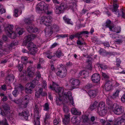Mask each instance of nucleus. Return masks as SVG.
<instances>
[{"label": "nucleus", "mask_w": 125, "mask_h": 125, "mask_svg": "<svg viewBox=\"0 0 125 125\" xmlns=\"http://www.w3.org/2000/svg\"><path fill=\"white\" fill-rule=\"evenodd\" d=\"M71 112L72 114L74 115H80L81 113L80 111L74 107L71 109Z\"/></svg>", "instance_id": "21"}, {"label": "nucleus", "mask_w": 125, "mask_h": 125, "mask_svg": "<svg viewBox=\"0 0 125 125\" xmlns=\"http://www.w3.org/2000/svg\"><path fill=\"white\" fill-rule=\"evenodd\" d=\"M14 77L12 74L9 75L6 77L5 82L7 84H8L12 83L14 80Z\"/></svg>", "instance_id": "14"}, {"label": "nucleus", "mask_w": 125, "mask_h": 125, "mask_svg": "<svg viewBox=\"0 0 125 125\" xmlns=\"http://www.w3.org/2000/svg\"><path fill=\"white\" fill-rule=\"evenodd\" d=\"M13 28V26L12 25H10L8 26L5 28V31L6 32L7 31V33H8L10 32H11L12 31V30Z\"/></svg>", "instance_id": "29"}, {"label": "nucleus", "mask_w": 125, "mask_h": 125, "mask_svg": "<svg viewBox=\"0 0 125 125\" xmlns=\"http://www.w3.org/2000/svg\"><path fill=\"white\" fill-rule=\"evenodd\" d=\"M91 58H89L88 59V60H87V61H86V62L88 63V64L89 66L91 67Z\"/></svg>", "instance_id": "64"}, {"label": "nucleus", "mask_w": 125, "mask_h": 125, "mask_svg": "<svg viewBox=\"0 0 125 125\" xmlns=\"http://www.w3.org/2000/svg\"><path fill=\"white\" fill-rule=\"evenodd\" d=\"M91 78L93 82L98 83L99 82L100 79V75L97 73L94 74L92 76Z\"/></svg>", "instance_id": "11"}, {"label": "nucleus", "mask_w": 125, "mask_h": 125, "mask_svg": "<svg viewBox=\"0 0 125 125\" xmlns=\"http://www.w3.org/2000/svg\"><path fill=\"white\" fill-rule=\"evenodd\" d=\"M18 70L20 72H21L22 71L23 69L22 65V64H19L17 66Z\"/></svg>", "instance_id": "62"}, {"label": "nucleus", "mask_w": 125, "mask_h": 125, "mask_svg": "<svg viewBox=\"0 0 125 125\" xmlns=\"http://www.w3.org/2000/svg\"><path fill=\"white\" fill-rule=\"evenodd\" d=\"M27 59V58L26 56H23L21 57L22 61L25 64L28 63Z\"/></svg>", "instance_id": "48"}, {"label": "nucleus", "mask_w": 125, "mask_h": 125, "mask_svg": "<svg viewBox=\"0 0 125 125\" xmlns=\"http://www.w3.org/2000/svg\"><path fill=\"white\" fill-rule=\"evenodd\" d=\"M44 55L45 56L49 59H51L54 56L52 53L50 51H48L44 53Z\"/></svg>", "instance_id": "27"}, {"label": "nucleus", "mask_w": 125, "mask_h": 125, "mask_svg": "<svg viewBox=\"0 0 125 125\" xmlns=\"http://www.w3.org/2000/svg\"><path fill=\"white\" fill-rule=\"evenodd\" d=\"M113 9L112 10L113 12H115L118 10V8L119 6L116 3L118 0H113Z\"/></svg>", "instance_id": "23"}, {"label": "nucleus", "mask_w": 125, "mask_h": 125, "mask_svg": "<svg viewBox=\"0 0 125 125\" xmlns=\"http://www.w3.org/2000/svg\"><path fill=\"white\" fill-rule=\"evenodd\" d=\"M19 116L23 117V118L27 120L28 118L29 114L28 112L23 111L21 113L19 114Z\"/></svg>", "instance_id": "22"}, {"label": "nucleus", "mask_w": 125, "mask_h": 125, "mask_svg": "<svg viewBox=\"0 0 125 125\" xmlns=\"http://www.w3.org/2000/svg\"><path fill=\"white\" fill-rule=\"evenodd\" d=\"M63 99L62 100L60 98H57L56 100V102L57 104L60 105L62 103H63Z\"/></svg>", "instance_id": "50"}, {"label": "nucleus", "mask_w": 125, "mask_h": 125, "mask_svg": "<svg viewBox=\"0 0 125 125\" xmlns=\"http://www.w3.org/2000/svg\"><path fill=\"white\" fill-rule=\"evenodd\" d=\"M24 22L26 25L31 24L32 21V20L30 19V18H25L24 20Z\"/></svg>", "instance_id": "47"}, {"label": "nucleus", "mask_w": 125, "mask_h": 125, "mask_svg": "<svg viewBox=\"0 0 125 125\" xmlns=\"http://www.w3.org/2000/svg\"><path fill=\"white\" fill-rule=\"evenodd\" d=\"M41 110V109L38 107L37 105H35L34 111V117L36 116L41 117V115L40 113Z\"/></svg>", "instance_id": "12"}, {"label": "nucleus", "mask_w": 125, "mask_h": 125, "mask_svg": "<svg viewBox=\"0 0 125 125\" xmlns=\"http://www.w3.org/2000/svg\"><path fill=\"white\" fill-rule=\"evenodd\" d=\"M73 124H77L79 123V121L78 118V117L76 116H73L71 120Z\"/></svg>", "instance_id": "33"}, {"label": "nucleus", "mask_w": 125, "mask_h": 125, "mask_svg": "<svg viewBox=\"0 0 125 125\" xmlns=\"http://www.w3.org/2000/svg\"><path fill=\"white\" fill-rule=\"evenodd\" d=\"M119 92L120 91L119 90H117L115 92L113 93L112 96V98H115L116 97L118 96V94Z\"/></svg>", "instance_id": "51"}, {"label": "nucleus", "mask_w": 125, "mask_h": 125, "mask_svg": "<svg viewBox=\"0 0 125 125\" xmlns=\"http://www.w3.org/2000/svg\"><path fill=\"white\" fill-rule=\"evenodd\" d=\"M69 82L70 85L73 89L78 88L80 85V81L74 78L71 79L69 80Z\"/></svg>", "instance_id": "7"}, {"label": "nucleus", "mask_w": 125, "mask_h": 125, "mask_svg": "<svg viewBox=\"0 0 125 125\" xmlns=\"http://www.w3.org/2000/svg\"><path fill=\"white\" fill-rule=\"evenodd\" d=\"M33 27H32V26H29L28 27H27V31L30 33H32V30H33Z\"/></svg>", "instance_id": "60"}, {"label": "nucleus", "mask_w": 125, "mask_h": 125, "mask_svg": "<svg viewBox=\"0 0 125 125\" xmlns=\"http://www.w3.org/2000/svg\"><path fill=\"white\" fill-rule=\"evenodd\" d=\"M50 28H51L52 29H53L54 31H58L59 28V26L55 24H53L52 26Z\"/></svg>", "instance_id": "41"}, {"label": "nucleus", "mask_w": 125, "mask_h": 125, "mask_svg": "<svg viewBox=\"0 0 125 125\" xmlns=\"http://www.w3.org/2000/svg\"><path fill=\"white\" fill-rule=\"evenodd\" d=\"M27 46L28 49H30L37 47L36 45H34V43L32 42H29Z\"/></svg>", "instance_id": "40"}, {"label": "nucleus", "mask_w": 125, "mask_h": 125, "mask_svg": "<svg viewBox=\"0 0 125 125\" xmlns=\"http://www.w3.org/2000/svg\"><path fill=\"white\" fill-rule=\"evenodd\" d=\"M24 31V29L22 28H20V27L17 28L16 30V31L17 32L19 35H22L23 34Z\"/></svg>", "instance_id": "36"}, {"label": "nucleus", "mask_w": 125, "mask_h": 125, "mask_svg": "<svg viewBox=\"0 0 125 125\" xmlns=\"http://www.w3.org/2000/svg\"><path fill=\"white\" fill-rule=\"evenodd\" d=\"M104 88L106 91H110L112 88L111 82L109 81H106L105 84Z\"/></svg>", "instance_id": "13"}, {"label": "nucleus", "mask_w": 125, "mask_h": 125, "mask_svg": "<svg viewBox=\"0 0 125 125\" xmlns=\"http://www.w3.org/2000/svg\"><path fill=\"white\" fill-rule=\"evenodd\" d=\"M60 121H59V119H55L53 121L54 125H57L60 124Z\"/></svg>", "instance_id": "55"}, {"label": "nucleus", "mask_w": 125, "mask_h": 125, "mask_svg": "<svg viewBox=\"0 0 125 125\" xmlns=\"http://www.w3.org/2000/svg\"><path fill=\"white\" fill-rule=\"evenodd\" d=\"M2 108L4 110V111L7 113L10 112V107L7 104H4L2 105Z\"/></svg>", "instance_id": "26"}, {"label": "nucleus", "mask_w": 125, "mask_h": 125, "mask_svg": "<svg viewBox=\"0 0 125 125\" xmlns=\"http://www.w3.org/2000/svg\"><path fill=\"white\" fill-rule=\"evenodd\" d=\"M52 20V17L51 16H43L41 18L40 23L43 24L46 26L50 25Z\"/></svg>", "instance_id": "3"}, {"label": "nucleus", "mask_w": 125, "mask_h": 125, "mask_svg": "<svg viewBox=\"0 0 125 125\" xmlns=\"http://www.w3.org/2000/svg\"><path fill=\"white\" fill-rule=\"evenodd\" d=\"M64 118L62 120L63 124L65 125L68 124L70 121L69 115H64Z\"/></svg>", "instance_id": "19"}, {"label": "nucleus", "mask_w": 125, "mask_h": 125, "mask_svg": "<svg viewBox=\"0 0 125 125\" xmlns=\"http://www.w3.org/2000/svg\"><path fill=\"white\" fill-rule=\"evenodd\" d=\"M29 50L31 54L34 55L36 53L37 50V47H36Z\"/></svg>", "instance_id": "35"}, {"label": "nucleus", "mask_w": 125, "mask_h": 125, "mask_svg": "<svg viewBox=\"0 0 125 125\" xmlns=\"http://www.w3.org/2000/svg\"><path fill=\"white\" fill-rule=\"evenodd\" d=\"M122 106L116 104H114L113 107L111 109L114 113L117 115H119L122 112Z\"/></svg>", "instance_id": "6"}, {"label": "nucleus", "mask_w": 125, "mask_h": 125, "mask_svg": "<svg viewBox=\"0 0 125 125\" xmlns=\"http://www.w3.org/2000/svg\"><path fill=\"white\" fill-rule=\"evenodd\" d=\"M7 35L11 38L14 39L16 37V33L13 31L11 32H10L8 33H7Z\"/></svg>", "instance_id": "32"}, {"label": "nucleus", "mask_w": 125, "mask_h": 125, "mask_svg": "<svg viewBox=\"0 0 125 125\" xmlns=\"http://www.w3.org/2000/svg\"><path fill=\"white\" fill-rule=\"evenodd\" d=\"M56 55L58 57L60 58L61 56H63L64 54L60 50H58L56 52Z\"/></svg>", "instance_id": "45"}, {"label": "nucleus", "mask_w": 125, "mask_h": 125, "mask_svg": "<svg viewBox=\"0 0 125 125\" xmlns=\"http://www.w3.org/2000/svg\"><path fill=\"white\" fill-rule=\"evenodd\" d=\"M43 86L40 84L38 85L36 87L35 92V95L37 98L40 97V95L45 96L47 95L45 92H43Z\"/></svg>", "instance_id": "4"}, {"label": "nucleus", "mask_w": 125, "mask_h": 125, "mask_svg": "<svg viewBox=\"0 0 125 125\" xmlns=\"http://www.w3.org/2000/svg\"><path fill=\"white\" fill-rule=\"evenodd\" d=\"M29 96L28 95H26L23 98L22 101L23 103L27 105L29 102Z\"/></svg>", "instance_id": "38"}, {"label": "nucleus", "mask_w": 125, "mask_h": 125, "mask_svg": "<svg viewBox=\"0 0 125 125\" xmlns=\"http://www.w3.org/2000/svg\"><path fill=\"white\" fill-rule=\"evenodd\" d=\"M50 118V115L48 113H46L45 116V117L44 119V122L45 123H46V120Z\"/></svg>", "instance_id": "58"}, {"label": "nucleus", "mask_w": 125, "mask_h": 125, "mask_svg": "<svg viewBox=\"0 0 125 125\" xmlns=\"http://www.w3.org/2000/svg\"><path fill=\"white\" fill-rule=\"evenodd\" d=\"M95 123V122H93L89 119L88 121L86 123V124L87 125H92L94 124Z\"/></svg>", "instance_id": "57"}, {"label": "nucleus", "mask_w": 125, "mask_h": 125, "mask_svg": "<svg viewBox=\"0 0 125 125\" xmlns=\"http://www.w3.org/2000/svg\"><path fill=\"white\" fill-rule=\"evenodd\" d=\"M104 109L105 108V104L104 102H101L99 103L98 105L97 109L100 110L101 109Z\"/></svg>", "instance_id": "34"}, {"label": "nucleus", "mask_w": 125, "mask_h": 125, "mask_svg": "<svg viewBox=\"0 0 125 125\" xmlns=\"http://www.w3.org/2000/svg\"><path fill=\"white\" fill-rule=\"evenodd\" d=\"M49 104L48 103H46L43 106V109L46 111H48L49 108Z\"/></svg>", "instance_id": "49"}, {"label": "nucleus", "mask_w": 125, "mask_h": 125, "mask_svg": "<svg viewBox=\"0 0 125 125\" xmlns=\"http://www.w3.org/2000/svg\"><path fill=\"white\" fill-rule=\"evenodd\" d=\"M106 23V24L105 25V28H109V29L110 28V27H111L113 26L114 25L113 24H111V21L109 20H107Z\"/></svg>", "instance_id": "37"}, {"label": "nucleus", "mask_w": 125, "mask_h": 125, "mask_svg": "<svg viewBox=\"0 0 125 125\" xmlns=\"http://www.w3.org/2000/svg\"><path fill=\"white\" fill-rule=\"evenodd\" d=\"M53 83L52 85L50 86V88L52 90H54L57 93L60 97H62L63 94V110L65 113L68 112L69 111L68 108L65 104L67 103L70 105H71L70 104H71L74 106L73 104L74 103L72 96V93L70 91H68L67 93H64V89L62 87H56V86H58V85L53 82Z\"/></svg>", "instance_id": "1"}, {"label": "nucleus", "mask_w": 125, "mask_h": 125, "mask_svg": "<svg viewBox=\"0 0 125 125\" xmlns=\"http://www.w3.org/2000/svg\"><path fill=\"white\" fill-rule=\"evenodd\" d=\"M99 67H100L101 68L104 69H106L107 68V66L103 64H99Z\"/></svg>", "instance_id": "56"}, {"label": "nucleus", "mask_w": 125, "mask_h": 125, "mask_svg": "<svg viewBox=\"0 0 125 125\" xmlns=\"http://www.w3.org/2000/svg\"><path fill=\"white\" fill-rule=\"evenodd\" d=\"M82 118L83 121L86 124L89 120L88 116L85 115H83L82 116Z\"/></svg>", "instance_id": "52"}, {"label": "nucleus", "mask_w": 125, "mask_h": 125, "mask_svg": "<svg viewBox=\"0 0 125 125\" xmlns=\"http://www.w3.org/2000/svg\"><path fill=\"white\" fill-rule=\"evenodd\" d=\"M123 41L121 39H116L115 41V42L117 44H120L122 43L123 42Z\"/></svg>", "instance_id": "61"}, {"label": "nucleus", "mask_w": 125, "mask_h": 125, "mask_svg": "<svg viewBox=\"0 0 125 125\" xmlns=\"http://www.w3.org/2000/svg\"><path fill=\"white\" fill-rule=\"evenodd\" d=\"M114 125H125V119H121L114 123Z\"/></svg>", "instance_id": "31"}, {"label": "nucleus", "mask_w": 125, "mask_h": 125, "mask_svg": "<svg viewBox=\"0 0 125 125\" xmlns=\"http://www.w3.org/2000/svg\"><path fill=\"white\" fill-rule=\"evenodd\" d=\"M59 70L57 73V75L60 77L63 78L66 75L67 70L64 66H61L59 68Z\"/></svg>", "instance_id": "8"}, {"label": "nucleus", "mask_w": 125, "mask_h": 125, "mask_svg": "<svg viewBox=\"0 0 125 125\" xmlns=\"http://www.w3.org/2000/svg\"><path fill=\"white\" fill-rule=\"evenodd\" d=\"M67 7L64 3H62L59 5H57L54 8L55 13L56 14H59L63 13L64 11L66 9Z\"/></svg>", "instance_id": "2"}, {"label": "nucleus", "mask_w": 125, "mask_h": 125, "mask_svg": "<svg viewBox=\"0 0 125 125\" xmlns=\"http://www.w3.org/2000/svg\"><path fill=\"white\" fill-rule=\"evenodd\" d=\"M25 91L27 93L31 94L32 92V89L26 85Z\"/></svg>", "instance_id": "46"}, {"label": "nucleus", "mask_w": 125, "mask_h": 125, "mask_svg": "<svg viewBox=\"0 0 125 125\" xmlns=\"http://www.w3.org/2000/svg\"><path fill=\"white\" fill-rule=\"evenodd\" d=\"M116 65L117 67H119L120 66V64L121 63V61L120 59L117 58L116 59Z\"/></svg>", "instance_id": "59"}, {"label": "nucleus", "mask_w": 125, "mask_h": 125, "mask_svg": "<svg viewBox=\"0 0 125 125\" xmlns=\"http://www.w3.org/2000/svg\"><path fill=\"white\" fill-rule=\"evenodd\" d=\"M120 10L121 11H119L118 10L116 11V12H115V13L117 14V12L118 13V16H121L122 17L124 18H125V13L123 12V9H121Z\"/></svg>", "instance_id": "30"}, {"label": "nucleus", "mask_w": 125, "mask_h": 125, "mask_svg": "<svg viewBox=\"0 0 125 125\" xmlns=\"http://www.w3.org/2000/svg\"><path fill=\"white\" fill-rule=\"evenodd\" d=\"M32 68L31 66H30L27 69V76L29 77H33L34 74V73L32 71Z\"/></svg>", "instance_id": "20"}, {"label": "nucleus", "mask_w": 125, "mask_h": 125, "mask_svg": "<svg viewBox=\"0 0 125 125\" xmlns=\"http://www.w3.org/2000/svg\"><path fill=\"white\" fill-rule=\"evenodd\" d=\"M63 19L64 20L65 22L67 24L73 25V23L71 21L70 19L67 18L66 16H64L63 17Z\"/></svg>", "instance_id": "42"}, {"label": "nucleus", "mask_w": 125, "mask_h": 125, "mask_svg": "<svg viewBox=\"0 0 125 125\" xmlns=\"http://www.w3.org/2000/svg\"><path fill=\"white\" fill-rule=\"evenodd\" d=\"M0 124L3 125H9L7 122V120L6 119H5L1 121H0Z\"/></svg>", "instance_id": "54"}, {"label": "nucleus", "mask_w": 125, "mask_h": 125, "mask_svg": "<svg viewBox=\"0 0 125 125\" xmlns=\"http://www.w3.org/2000/svg\"><path fill=\"white\" fill-rule=\"evenodd\" d=\"M106 109L100 110L97 109V113L100 116H103L105 115L106 113Z\"/></svg>", "instance_id": "24"}, {"label": "nucleus", "mask_w": 125, "mask_h": 125, "mask_svg": "<svg viewBox=\"0 0 125 125\" xmlns=\"http://www.w3.org/2000/svg\"><path fill=\"white\" fill-rule=\"evenodd\" d=\"M121 28L120 27H114V25L110 28V31L115 32L116 33H119L121 31Z\"/></svg>", "instance_id": "16"}, {"label": "nucleus", "mask_w": 125, "mask_h": 125, "mask_svg": "<svg viewBox=\"0 0 125 125\" xmlns=\"http://www.w3.org/2000/svg\"><path fill=\"white\" fill-rule=\"evenodd\" d=\"M18 44V42H12L10 44L8 47L7 49H5L6 50H9V52H10V50L11 48H14L15 47V46Z\"/></svg>", "instance_id": "25"}, {"label": "nucleus", "mask_w": 125, "mask_h": 125, "mask_svg": "<svg viewBox=\"0 0 125 125\" xmlns=\"http://www.w3.org/2000/svg\"><path fill=\"white\" fill-rule=\"evenodd\" d=\"M97 104V102H95L93 104L91 105L89 108V109L91 111L93 110L96 108Z\"/></svg>", "instance_id": "39"}, {"label": "nucleus", "mask_w": 125, "mask_h": 125, "mask_svg": "<svg viewBox=\"0 0 125 125\" xmlns=\"http://www.w3.org/2000/svg\"><path fill=\"white\" fill-rule=\"evenodd\" d=\"M45 36L47 37H49L52 33L53 31L51 28L46 27L44 30Z\"/></svg>", "instance_id": "10"}, {"label": "nucleus", "mask_w": 125, "mask_h": 125, "mask_svg": "<svg viewBox=\"0 0 125 125\" xmlns=\"http://www.w3.org/2000/svg\"><path fill=\"white\" fill-rule=\"evenodd\" d=\"M97 93V89L90 90L88 92V94L91 97L93 98L96 96Z\"/></svg>", "instance_id": "17"}, {"label": "nucleus", "mask_w": 125, "mask_h": 125, "mask_svg": "<svg viewBox=\"0 0 125 125\" xmlns=\"http://www.w3.org/2000/svg\"><path fill=\"white\" fill-rule=\"evenodd\" d=\"M3 43L2 41L0 40V58H1L5 54L9 53V50H6V49H4L2 48Z\"/></svg>", "instance_id": "9"}, {"label": "nucleus", "mask_w": 125, "mask_h": 125, "mask_svg": "<svg viewBox=\"0 0 125 125\" xmlns=\"http://www.w3.org/2000/svg\"><path fill=\"white\" fill-rule=\"evenodd\" d=\"M35 37V35L34 34H31L30 35H28L25 38L26 42L27 43L28 42L31 41Z\"/></svg>", "instance_id": "18"}, {"label": "nucleus", "mask_w": 125, "mask_h": 125, "mask_svg": "<svg viewBox=\"0 0 125 125\" xmlns=\"http://www.w3.org/2000/svg\"><path fill=\"white\" fill-rule=\"evenodd\" d=\"M106 103L108 105V108L111 109L113 107L114 104L110 100L109 97H107L106 100Z\"/></svg>", "instance_id": "28"}, {"label": "nucleus", "mask_w": 125, "mask_h": 125, "mask_svg": "<svg viewBox=\"0 0 125 125\" xmlns=\"http://www.w3.org/2000/svg\"><path fill=\"white\" fill-rule=\"evenodd\" d=\"M48 5L47 4L44 2H41L37 5L36 10H43L44 11L48 9Z\"/></svg>", "instance_id": "5"}, {"label": "nucleus", "mask_w": 125, "mask_h": 125, "mask_svg": "<svg viewBox=\"0 0 125 125\" xmlns=\"http://www.w3.org/2000/svg\"><path fill=\"white\" fill-rule=\"evenodd\" d=\"M89 33L87 31H82L79 32L75 34L76 38H77L78 39H80V38H82V37L84 35L87 34Z\"/></svg>", "instance_id": "15"}, {"label": "nucleus", "mask_w": 125, "mask_h": 125, "mask_svg": "<svg viewBox=\"0 0 125 125\" xmlns=\"http://www.w3.org/2000/svg\"><path fill=\"white\" fill-rule=\"evenodd\" d=\"M40 117L36 116L35 117V121L34 124L35 125H40V122L39 121V118Z\"/></svg>", "instance_id": "43"}, {"label": "nucleus", "mask_w": 125, "mask_h": 125, "mask_svg": "<svg viewBox=\"0 0 125 125\" xmlns=\"http://www.w3.org/2000/svg\"><path fill=\"white\" fill-rule=\"evenodd\" d=\"M82 39V41H81L79 39H78L76 43L77 44L80 45H86V43L85 42H84L83 39Z\"/></svg>", "instance_id": "44"}, {"label": "nucleus", "mask_w": 125, "mask_h": 125, "mask_svg": "<svg viewBox=\"0 0 125 125\" xmlns=\"http://www.w3.org/2000/svg\"><path fill=\"white\" fill-rule=\"evenodd\" d=\"M26 85L32 89L35 87V85L34 84L32 83H28Z\"/></svg>", "instance_id": "53"}, {"label": "nucleus", "mask_w": 125, "mask_h": 125, "mask_svg": "<svg viewBox=\"0 0 125 125\" xmlns=\"http://www.w3.org/2000/svg\"><path fill=\"white\" fill-rule=\"evenodd\" d=\"M48 9L46 11H45L44 12L47 14L51 15L52 13V10H48Z\"/></svg>", "instance_id": "63"}]
</instances>
